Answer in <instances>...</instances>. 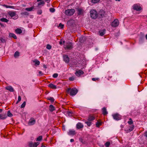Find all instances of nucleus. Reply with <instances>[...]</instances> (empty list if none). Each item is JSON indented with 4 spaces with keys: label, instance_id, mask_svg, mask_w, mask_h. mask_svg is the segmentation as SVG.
I'll use <instances>...</instances> for the list:
<instances>
[{
    "label": "nucleus",
    "instance_id": "nucleus-1",
    "mask_svg": "<svg viewBox=\"0 0 147 147\" xmlns=\"http://www.w3.org/2000/svg\"><path fill=\"white\" fill-rule=\"evenodd\" d=\"M78 92V90L76 88H68L67 90V92L68 94H69L71 96L76 95Z\"/></svg>",
    "mask_w": 147,
    "mask_h": 147
},
{
    "label": "nucleus",
    "instance_id": "nucleus-2",
    "mask_svg": "<svg viewBox=\"0 0 147 147\" xmlns=\"http://www.w3.org/2000/svg\"><path fill=\"white\" fill-rule=\"evenodd\" d=\"M64 47L65 50H71L73 48V43L69 41L67 42L64 45Z\"/></svg>",
    "mask_w": 147,
    "mask_h": 147
},
{
    "label": "nucleus",
    "instance_id": "nucleus-3",
    "mask_svg": "<svg viewBox=\"0 0 147 147\" xmlns=\"http://www.w3.org/2000/svg\"><path fill=\"white\" fill-rule=\"evenodd\" d=\"M90 14L91 17L93 19H96L98 17V13L96 10H91Z\"/></svg>",
    "mask_w": 147,
    "mask_h": 147
},
{
    "label": "nucleus",
    "instance_id": "nucleus-4",
    "mask_svg": "<svg viewBox=\"0 0 147 147\" xmlns=\"http://www.w3.org/2000/svg\"><path fill=\"white\" fill-rule=\"evenodd\" d=\"M39 144L40 142H38L33 143L32 141H30L27 143L28 147H36Z\"/></svg>",
    "mask_w": 147,
    "mask_h": 147
},
{
    "label": "nucleus",
    "instance_id": "nucleus-5",
    "mask_svg": "<svg viewBox=\"0 0 147 147\" xmlns=\"http://www.w3.org/2000/svg\"><path fill=\"white\" fill-rule=\"evenodd\" d=\"M75 10H66L65 13L67 16H71L75 13Z\"/></svg>",
    "mask_w": 147,
    "mask_h": 147
},
{
    "label": "nucleus",
    "instance_id": "nucleus-6",
    "mask_svg": "<svg viewBox=\"0 0 147 147\" xmlns=\"http://www.w3.org/2000/svg\"><path fill=\"white\" fill-rule=\"evenodd\" d=\"M119 24V22L118 20L116 19H115L114 21L112 22L111 24V26L112 27H115L117 26Z\"/></svg>",
    "mask_w": 147,
    "mask_h": 147
},
{
    "label": "nucleus",
    "instance_id": "nucleus-7",
    "mask_svg": "<svg viewBox=\"0 0 147 147\" xmlns=\"http://www.w3.org/2000/svg\"><path fill=\"white\" fill-rule=\"evenodd\" d=\"M113 119L117 121L120 120L121 119V116L118 113H116L112 115Z\"/></svg>",
    "mask_w": 147,
    "mask_h": 147
},
{
    "label": "nucleus",
    "instance_id": "nucleus-8",
    "mask_svg": "<svg viewBox=\"0 0 147 147\" xmlns=\"http://www.w3.org/2000/svg\"><path fill=\"white\" fill-rule=\"evenodd\" d=\"M133 9H142L141 6L139 4H136L133 6Z\"/></svg>",
    "mask_w": 147,
    "mask_h": 147
},
{
    "label": "nucleus",
    "instance_id": "nucleus-9",
    "mask_svg": "<svg viewBox=\"0 0 147 147\" xmlns=\"http://www.w3.org/2000/svg\"><path fill=\"white\" fill-rule=\"evenodd\" d=\"M1 8H11L13 9L15 8L14 6L7 5H0V9Z\"/></svg>",
    "mask_w": 147,
    "mask_h": 147
},
{
    "label": "nucleus",
    "instance_id": "nucleus-10",
    "mask_svg": "<svg viewBox=\"0 0 147 147\" xmlns=\"http://www.w3.org/2000/svg\"><path fill=\"white\" fill-rule=\"evenodd\" d=\"M7 117L6 113H2L0 114V119L4 120Z\"/></svg>",
    "mask_w": 147,
    "mask_h": 147
},
{
    "label": "nucleus",
    "instance_id": "nucleus-11",
    "mask_svg": "<svg viewBox=\"0 0 147 147\" xmlns=\"http://www.w3.org/2000/svg\"><path fill=\"white\" fill-rule=\"evenodd\" d=\"M76 133L75 131L73 129H69L67 132L68 134L71 136H73L75 135Z\"/></svg>",
    "mask_w": 147,
    "mask_h": 147
},
{
    "label": "nucleus",
    "instance_id": "nucleus-12",
    "mask_svg": "<svg viewBox=\"0 0 147 147\" xmlns=\"http://www.w3.org/2000/svg\"><path fill=\"white\" fill-rule=\"evenodd\" d=\"M84 74V72L81 70L76 71L75 72L76 75L78 77H79L80 75L83 74Z\"/></svg>",
    "mask_w": 147,
    "mask_h": 147
},
{
    "label": "nucleus",
    "instance_id": "nucleus-13",
    "mask_svg": "<svg viewBox=\"0 0 147 147\" xmlns=\"http://www.w3.org/2000/svg\"><path fill=\"white\" fill-rule=\"evenodd\" d=\"M74 23V20L72 19H71L68 21L67 22V24L69 26H71Z\"/></svg>",
    "mask_w": 147,
    "mask_h": 147
},
{
    "label": "nucleus",
    "instance_id": "nucleus-14",
    "mask_svg": "<svg viewBox=\"0 0 147 147\" xmlns=\"http://www.w3.org/2000/svg\"><path fill=\"white\" fill-rule=\"evenodd\" d=\"M63 60L66 63H68L69 62V58L67 55H65L63 56Z\"/></svg>",
    "mask_w": 147,
    "mask_h": 147
},
{
    "label": "nucleus",
    "instance_id": "nucleus-15",
    "mask_svg": "<svg viewBox=\"0 0 147 147\" xmlns=\"http://www.w3.org/2000/svg\"><path fill=\"white\" fill-rule=\"evenodd\" d=\"M35 120L34 119H30L28 124L29 125H32L35 123Z\"/></svg>",
    "mask_w": 147,
    "mask_h": 147
},
{
    "label": "nucleus",
    "instance_id": "nucleus-16",
    "mask_svg": "<svg viewBox=\"0 0 147 147\" xmlns=\"http://www.w3.org/2000/svg\"><path fill=\"white\" fill-rule=\"evenodd\" d=\"M76 127L78 129H80L83 128L84 127V125L82 123L78 122L77 124Z\"/></svg>",
    "mask_w": 147,
    "mask_h": 147
},
{
    "label": "nucleus",
    "instance_id": "nucleus-17",
    "mask_svg": "<svg viewBox=\"0 0 147 147\" xmlns=\"http://www.w3.org/2000/svg\"><path fill=\"white\" fill-rule=\"evenodd\" d=\"M5 89L9 91L10 92H13L14 91V90L13 88L11 86H8L5 87Z\"/></svg>",
    "mask_w": 147,
    "mask_h": 147
},
{
    "label": "nucleus",
    "instance_id": "nucleus-18",
    "mask_svg": "<svg viewBox=\"0 0 147 147\" xmlns=\"http://www.w3.org/2000/svg\"><path fill=\"white\" fill-rule=\"evenodd\" d=\"M134 128V126L133 125L130 126L129 128L127 130V132H129L132 131Z\"/></svg>",
    "mask_w": 147,
    "mask_h": 147
},
{
    "label": "nucleus",
    "instance_id": "nucleus-19",
    "mask_svg": "<svg viewBox=\"0 0 147 147\" xmlns=\"http://www.w3.org/2000/svg\"><path fill=\"white\" fill-rule=\"evenodd\" d=\"M48 86L50 88L53 89H56L57 88V86L56 85H54L52 83L50 84Z\"/></svg>",
    "mask_w": 147,
    "mask_h": 147
},
{
    "label": "nucleus",
    "instance_id": "nucleus-20",
    "mask_svg": "<svg viewBox=\"0 0 147 147\" xmlns=\"http://www.w3.org/2000/svg\"><path fill=\"white\" fill-rule=\"evenodd\" d=\"M95 119V117L93 115H90L88 117V120L90 121H92L94 120Z\"/></svg>",
    "mask_w": 147,
    "mask_h": 147
},
{
    "label": "nucleus",
    "instance_id": "nucleus-21",
    "mask_svg": "<svg viewBox=\"0 0 147 147\" xmlns=\"http://www.w3.org/2000/svg\"><path fill=\"white\" fill-rule=\"evenodd\" d=\"M9 37H12L15 39H16L17 37L14 34L11 33H9Z\"/></svg>",
    "mask_w": 147,
    "mask_h": 147
},
{
    "label": "nucleus",
    "instance_id": "nucleus-22",
    "mask_svg": "<svg viewBox=\"0 0 147 147\" xmlns=\"http://www.w3.org/2000/svg\"><path fill=\"white\" fill-rule=\"evenodd\" d=\"M102 114L104 115H106L108 113L107 112V111L105 107H103L102 109Z\"/></svg>",
    "mask_w": 147,
    "mask_h": 147
},
{
    "label": "nucleus",
    "instance_id": "nucleus-23",
    "mask_svg": "<svg viewBox=\"0 0 147 147\" xmlns=\"http://www.w3.org/2000/svg\"><path fill=\"white\" fill-rule=\"evenodd\" d=\"M144 36H140L139 39V42L140 43L143 42L144 40Z\"/></svg>",
    "mask_w": 147,
    "mask_h": 147
},
{
    "label": "nucleus",
    "instance_id": "nucleus-24",
    "mask_svg": "<svg viewBox=\"0 0 147 147\" xmlns=\"http://www.w3.org/2000/svg\"><path fill=\"white\" fill-rule=\"evenodd\" d=\"M55 109V107L52 105L49 106V110L51 112H53Z\"/></svg>",
    "mask_w": 147,
    "mask_h": 147
},
{
    "label": "nucleus",
    "instance_id": "nucleus-25",
    "mask_svg": "<svg viewBox=\"0 0 147 147\" xmlns=\"http://www.w3.org/2000/svg\"><path fill=\"white\" fill-rule=\"evenodd\" d=\"M15 31L17 34H20L22 33V31L20 28H17L16 29Z\"/></svg>",
    "mask_w": 147,
    "mask_h": 147
},
{
    "label": "nucleus",
    "instance_id": "nucleus-26",
    "mask_svg": "<svg viewBox=\"0 0 147 147\" xmlns=\"http://www.w3.org/2000/svg\"><path fill=\"white\" fill-rule=\"evenodd\" d=\"M33 61L35 63V65L36 66L40 64V61L36 59Z\"/></svg>",
    "mask_w": 147,
    "mask_h": 147
},
{
    "label": "nucleus",
    "instance_id": "nucleus-27",
    "mask_svg": "<svg viewBox=\"0 0 147 147\" xmlns=\"http://www.w3.org/2000/svg\"><path fill=\"white\" fill-rule=\"evenodd\" d=\"M0 20L2 22H5L6 23L9 22V20L6 18H2L0 19Z\"/></svg>",
    "mask_w": 147,
    "mask_h": 147
},
{
    "label": "nucleus",
    "instance_id": "nucleus-28",
    "mask_svg": "<svg viewBox=\"0 0 147 147\" xmlns=\"http://www.w3.org/2000/svg\"><path fill=\"white\" fill-rule=\"evenodd\" d=\"M47 99L50 100L52 102H53L54 101L55 99L53 97H49L47 98Z\"/></svg>",
    "mask_w": 147,
    "mask_h": 147
},
{
    "label": "nucleus",
    "instance_id": "nucleus-29",
    "mask_svg": "<svg viewBox=\"0 0 147 147\" xmlns=\"http://www.w3.org/2000/svg\"><path fill=\"white\" fill-rule=\"evenodd\" d=\"M78 15L83 14V10H78Z\"/></svg>",
    "mask_w": 147,
    "mask_h": 147
},
{
    "label": "nucleus",
    "instance_id": "nucleus-30",
    "mask_svg": "<svg viewBox=\"0 0 147 147\" xmlns=\"http://www.w3.org/2000/svg\"><path fill=\"white\" fill-rule=\"evenodd\" d=\"M9 14L11 17H12L15 16L16 13L13 12H10L9 13Z\"/></svg>",
    "mask_w": 147,
    "mask_h": 147
},
{
    "label": "nucleus",
    "instance_id": "nucleus-31",
    "mask_svg": "<svg viewBox=\"0 0 147 147\" xmlns=\"http://www.w3.org/2000/svg\"><path fill=\"white\" fill-rule=\"evenodd\" d=\"M21 14L23 16H27L29 15V13L27 12H22L21 13Z\"/></svg>",
    "mask_w": 147,
    "mask_h": 147
},
{
    "label": "nucleus",
    "instance_id": "nucleus-32",
    "mask_svg": "<svg viewBox=\"0 0 147 147\" xmlns=\"http://www.w3.org/2000/svg\"><path fill=\"white\" fill-rule=\"evenodd\" d=\"M7 117H11L13 116L12 114L11 113L10 111H8L7 113Z\"/></svg>",
    "mask_w": 147,
    "mask_h": 147
},
{
    "label": "nucleus",
    "instance_id": "nucleus-33",
    "mask_svg": "<svg viewBox=\"0 0 147 147\" xmlns=\"http://www.w3.org/2000/svg\"><path fill=\"white\" fill-rule=\"evenodd\" d=\"M42 136H38L36 139V141H41L42 140Z\"/></svg>",
    "mask_w": 147,
    "mask_h": 147
},
{
    "label": "nucleus",
    "instance_id": "nucleus-34",
    "mask_svg": "<svg viewBox=\"0 0 147 147\" xmlns=\"http://www.w3.org/2000/svg\"><path fill=\"white\" fill-rule=\"evenodd\" d=\"M102 124V123L100 122H99L97 121V122L96 123V126L97 127H99Z\"/></svg>",
    "mask_w": 147,
    "mask_h": 147
},
{
    "label": "nucleus",
    "instance_id": "nucleus-35",
    "mask_svg": "<svg viewBox=\"0 0 147 147\" xmlns=\"http://www.w3.org/2000/svg\"><path fill=\"white\" fill-rule=\"evenodd\" d=\"M127 123L129 125H131L133 123V121L131 118L129 119V121H128Z\"/></svg>",
    "mask_w": 147,
    "mask_h": 147
},
{
    "label": "nucleus",
    "instance_id": "nucleus-36",
    "mask_svg": "<svg viewBox=\"0 0 147 147\" xmlns=\"http://www.w3.org/2000/svg\"><path fill=\"white\" fill-rule=\"evenodd\" d=\"M0 40L2 43H5L6 42L5 40L2 37L0 38Z\"/></svg>",
    "mask_w": 147,
    "mask_h": 147
},
{
    "label": "nucleus",
    "instance_id": "nucleus-37",
    "mask_svg": "<svg viewBox=\"0 0 147 147\" xmlns=\"http://www.w3.org/2000/svg\"><path fill=\"white\" fill-rule=\"evenodd\" d=\"M110 144V142H107L105 144V145L106 147H109Z\"/></svg>",
    "mask_w": 147,
    "mask_h": 147
},
{
    "label": "nucleus",
    "instance_id": "nucleus-38",
    "mask_svg": "<svg viewBox=\"0 0 147 147\" xmlns=\"http://www.w3.org/2000/svg\"><path fill=\"white\" fill-rule=\"evenodd\" d=\"M100 0H92V2L94 3H97L99 2Z\"/></svg>",
    "mask_w": 147,
    "mask_h": 147
},
{
    "label": "nucleus",
    "instance_id": "nucleus-39",
    "mask_svg": "<svg viewBox=\"0 0 147 147\" xmlns=\"http://www.w3.org/2000/svg\"><path fill=\"white\" fill-rule=\"evenodd\" d=\"M90 121H86L85 123L88 125V126H90L91 125V122Z\"/></svg>",
    "mask_w": 147,
    "mask_h": 147
},
{
    "label": "nucleus",
    "instance_id": "nucleus-40",
    "mask_svg": "<svg viewBox=\"0 0 147 147\" xmlns=\"http://www.w3.org/2000/svg\"><path fill=\"white\" fill-rule=\"evenodd\" d=\"M21 100V98L20 96H18V100L16 102V104H17L19 102H20Z\"/></svg>",
    "mask_w": 147,
    "mask_h": 147
},
{
    "label": "nucleus",
    "instance_id": "nucleus-41",
    "mask_svg": "<svg viewBox=\"0 0 147 147\" xmlns=\"http://www.w3.org/2000/svg\"><path fill=\"white\" fill-rule=\"evenodd\" d=\"M26 102L25 101L21 105V108H23L25 107L26 105Z\"/></svg>",
    "mask_w": 147,
    "mask_h": 147
},
{
    "label": "nucleus",
    "instance_id": "nucleus-42",
    "mask_svg": "<svg viewBox=\"0 0 147 147\" xmlns=\"http://www.w3.org/2000/svg\"><path fill=\"white\" fill-rule=\"evenodd\" d=\"M46 48L48 49H50L51 48V45L48 44L47 45Z\"/></svg>",
    "mask_w": 147,
    "mask_h": 147
},
{
    "label": "nucleus",
    "instance_id": "nucleus-43",
    "mask_svg": "<svg viewBox=\"0 0 147 147\" xmlns=\"http://www.w3.org/2000/svg\"><path fill=\"white\" fill-rule=\"evenodd\" d=\"M58 74L57 73H55L53 75V77L54 78H57V76H58Z\"/></svg>",
    "mask_w": 147,
    "mask_h": 147
},
{
    "label": "nucleus",
    "instance_id": "nucleus-44",
    "mask_svg": "<svg viewBox=\"0 0 147 147\" xmlns=\"http://www.w3.org/2000/svg\"><path fill=\"white\" fill-rule=\"evenodd\" d=\"M19 56V53L18 51H16L15 52L14 54V56L15 57H16L17 56Z\"/></svg>",
    "mask_w": 147,
    "mask_h": 147
},
{
    "label": "nucleus",
    "instance_id": "nucleus-45",
    "mask_svg": "<svg viewBox=\"0 0 147 147\" xmlns=\"http://www.w3.org/2000/svg\"><path fill=\"white\" fill-rule=\"evenodd\" d=\"M59 27H61V28L62 29L64 27V25L63 24H62L61 23H60L59 24Z\"/></svg>",
    "mask_w": 147,
    "mask_h": 147
},
{
    "label": "nucleus",
    "instance_id": "nucleus-46",
    "mask_svg": "<svg viewBox=\"0 0 147 147\" xmlns=\"http://www.w3.org/2000/svg\"><path fill=\"white\" fill-rule=\"evenodd\" d=\"M69 80H70V81H73L74 80V77H73V76L69 78Z\"/></svg>",
    "mask_w": 147,
    "mask_h": 147
},
{
    "label": "nucleus",
    "instance_id": "nucleus-47",
    "mask_svg": "<svg viewBox=\"0 0 147 147\" xmlns=\"http://www.w3.org/2000/svg\"><path fill=\"white\" fill-rule=\"evenodd\" d=\"M44 3H45L43 1H41L38 3V6H39V5H41L44 4Z\"/></svg>",
    "mask_w": 147,
    "mask_h": 147
},
{
    "label": "nucleus",
    "instance_id": "nucleus-48",
    "mask_svg": "<svg viewBox=\"0 0 147 147\" xmlns=\"http://www.w3.org/2000/svg\"><path fill=\"white\" fill-rule=\"evenodd\" d=\"M42 13V10H38L37 11V13L38 14L40 15Z\"/></svg>",
    "mask_w": 147,
    "mask_h": 147
},
{
    "label": "nucleus",
    "instance_id": "nucleus-49",
    "mask_svg": "<svg viewBox=\"0 0 147 147\" xmlns=\"http://www.w3.org/2000/svg\"><path fill=\"white\" fill-rule=\"evenodd\" d=\"M92 80L93 81H95L96 80H99L98 78H92Z\"/></svg>",
    "mask_w": 147,
    "mask_h": 147
},
{
    "label": "nucleus",
    "instance_id": "nucleus-50",
    "mask_svg": "<svg viewBox=\"0 0 147 147\" xmlns=\"http://www.w3.org/2000/svg\"><path fill=\"white\" fill-rule=\"evenodd\" d=\"M79 140L82 143H84V142H83V140L82 138H79Z\"/></svg>",
    "mask_w": 147,
    "mask_h": 147
},
{
    "label": "nucleus",
    "instance_id": "nucleus-51",
    "mask_svg": "<svg viewBox=\"0 0 147 147\" xmlns=\"http://www.w3.org/2000/svg\"><path fill=\"white\" fill-rule=\"evenodd\" d=\"M67 114L69 116H71V115L72 113L71 112L69 111L67 112Z\"/></svg>",
    "mask_w": 147,
    "mask_h": 147
},
{
    "label": "nucleus",
    "instance_id": "nucleus-52",
    "mask_svg": "<svg viewBox=\"0 0 147 147\" xmlns=\"http://www.w3.org/2000/svg\"><path fill=\"white\" fill-rule=\"evenodd\" d=\"M105 33L103 32H100V35L101 36H102Z\"/></svg>",
    "mask_w": 147,
    "mask_h": 147
},
{
    "label": "nucleus",
    "instance_id": "nucleus-53",
    "mask_svg": "<svg viewBox=\"0 0 147 147\" xmlns=\"http://www.w3.org/2000/svg\"><path fill=\"white\" fill-rule=\"evenodd\" d=\"M39 75L40 76H42L43 75V74L42 73V72L41 71H39Z\"/></svg>",
    "mask_w": 147,
    "mask_h": 147
},
{
    "label": "nucleus",
    "instance_id": "nucleus-54",
    "mask_svg": "<svg viewBox=\"0 0 147 147\" xmlns=\"http://www.w3.org/2000/svg\"><path fill=\"white\" fill-rule=\"evenodd\" d=\"M0 26H1L2 27H4V25L1 23H0Z\"/></svg>",
    "mask_w": 147,
    "mask_h": 147
},
{
    "label": "nucleus",
    "instance_id": "nucleus-55",
    "mask_svg": "<svg viewBox=\"0 0 147 147\" xmlns=\"http://www.w3.org/2000/svg\"><path fill=\"white\" fill-rule=\"evenodd\" d=\"M145 136L146 137H147V131H146L145 132V133L144 134Z\"/></svg>",
    "mask_w": 147,
    "mask_h": 147
},
{
    "label": "nucleus",
    "instance_id": "nucleus-56",
    "mask_svg": "<svg viewBox=\"0 0 147 147\" xmlns=\"http://www.w3.org/2000/svg\"><path fill=\"white\" fill-rule=\"evenodd\" d=\"M25 9H33V8L32 7H31L30 8H26Z\"/></svg>",
    "mask_w": 147,
    "mask_h": 147
},
{
    "label": "nucleus",
    "instance_id": "nucleus-57",
    "mask_svg": "<svg viewBox=\"0 0 147 147\" xmlns=\"http://www.w3.org/2000/svg\"><path fill=\"white\" fill-rule=\"evenodd\" d=\"M59 44L61 45L63 44L62 42L61 41V40L59 42Z\"/></svg>",
    "mask_w": 147,
    "mask_h": 147
},
{
    "label": "nucleus",
    "instance_id": "nucleus-58",
    "mask_svg": "<svg viewBox=\"0 0 147 147\" xmlns=\"http://www.w3.org/2000/svg\"><path fill=\"white\" fill-rule=\"evenodd\" d=\"M50 10V11L52 13L54 12L55 11V10Z\"/></svg>",
    "mask_w": 147,
    "mask_h": 147
},
{
    "label": "nucleus",
    "instance_id": "nucleus-59",
    "mask_svg": "<svg viewBox=\"0 0 147 147\" xmlns=\"http://www.w3.org/2000/svg\"><path fill=\"white\" fill-rule=\"evenodd\" d=\"M70 141L71 142H74V140L73 139H71L70 140Z\"/></svg>",
    "mask_w": 147,
    "mask_h": 147
},
{
    "label": "nucleus",
    "instance_id": "nucleus-60",
    "mask_svg": "<svg viewBox=\"0 0 147 147\" xmlns=\"http://www.w3.org/2000/svg\"><path fill=\"white\" fill-rule=\"evenodd\" d=\"M43 67L45 68L46 69L47 68V67L45 65H43Z\"/></svg>",
    "mask_w": 147,
    "mask_h": 147
},
{
    "label": "nucleus",
    "instance_id": "nucleus-61",
    "mask_svg": "<svg viewBox=\"0 0 147 147\" xmlns=\"http://www.w3.org/2000/svg\"><path fill=\"white\" fill-rule=\"evenodd\" d=\"M41 147H46L45 146L42 144L41 146Z\"/></svg>",
    "mask_w": 147,
    "mask_h": 147
},
{
    "label": "nucleus",
    "instance_id": "nucleus-62",
    "mask_svg": "<svg viewBox=\"0 0 147 147\" xmlns=\"http://www.w3.org/2000/svg\"><path fill=\"white\" fill-rule=\"evenodd\" d=\"M3 111V110L2 109H0V113H1Z\"/></svg>",
    "mask_w": 147,
    "mask_h": 147
},
{
    "label": "nucleus",
    "instance_id": "nucleus-63",
    "mask_svg": "<svg viewBox=\"0 0 147 147\" xmlns=\"http://www.w3.org/2000/svg\"><path fill=\"white\" fill-rule=\"evenodd\" d=\"M146 39L147 40V34L146 35Z\"/></svg>",
    "mask_w": 147,
    "mask_h": 147
},
{
    "label": "nucleus",
    "instance_id": "nucleus-64",
    "mask_svg": "<svg viewBox=\"0 0 147 147\" xmlns=\"http://www.w3.org/2000/svg\"><path fill=\"white\" fill-rule=\"evenodd\" d=\"M65 41H63V44H64L65 43Z\"/></svg>",
    "mask_w": 147,
    "mask_h": 147
}]
</instances>
